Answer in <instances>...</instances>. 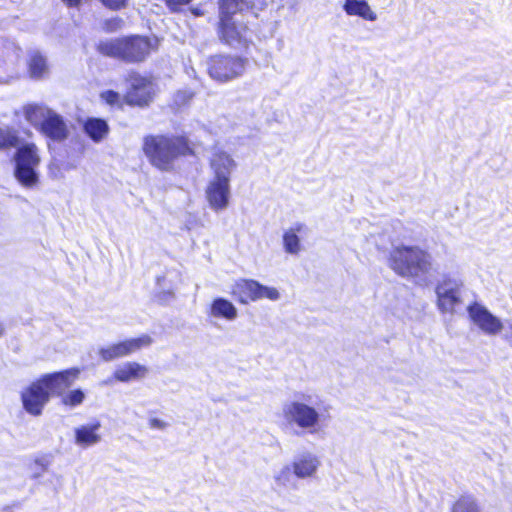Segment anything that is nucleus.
Listing matches in <instances>:
<instances>
[{"instance_id": "obj_27", "label": "nucleus", "mask_w": 512, "mask_h": 512, "mask_svg": "<svg viewBox=\"0 0 512 512\" xmlns=\"http://www.w3.org/2000/svg\"><path fill=\"white\" fill-rule=\"evenodd\" d=\"M451 512H480V509L472 496H462L455 502Z\"/></svg>"}, {"instance_id": "obj_14", "label": "nucleus", "mask_w": 512, "mask_h": 512, "mask_svg": "<svg viewBox=\"0 0 512 512\" xmlns=\"http://www.w3.org/2000/svg\"><path fill=\"white\" fill-rule=\"evenodd\" d=\"M49 398V392L42 387L39 381L32 383L21 394L24 409L34 416H39L42 413Z\"/></svg>"}, {"instance_id": "obj_42", "label": "nucleus", "mask_w": 512, "mask_h": 512, "mask_svg": "<svg viewBox=\"0 0 512 512\" xmlns=\"http://www.w3.org/2000/svg\"><path fill=\"white\" fill-rule=\"evenodd\" d=\"M166 294H168L169 296L172 295V292L171 291H167L165 292Z\"/></svg>"}, {"instance_id": "obj_18", "label": "nucleus", "mask_w": 512, "mask_h": 512, "mask_svg": "<svg viewBox=\"0 0 512 512\" xmlns=\"http://www.w3.org/2000/svg\"><path fill=\"white\" fill-rule=\"evenodd\" d=\"M148 368L137 362H126L116 368L114 378L120 382H130L146 377Z\"/></svg>"}, {"instance_id": "obj_5", "label": "nucleus", "mask_w": 512, "mask_h": 512, "mask_svg": "<svg viewBox=\"0 0 512 512\" xmlns=\"http://www.w3.org/2000/svg\"><path fill=\"white\" fill-rule=\"evenodd\" d=\"M158 42L159 39L155 34L153 37L132 34L128 37L100 42L97 50L105 56L125 62H140L157 47Z\"/></svg>"}, {"instance_id": "obj_37", "label": "nucleus", "mask_w": 512, "mask_h": 512, "mask_svg": "<svg viewBox=\"0 0 512 512\" xmlns=\"http://www.w3.org/2000/svg\"><path fill=\"white\" fill-rule=\"evenodd\" d=\"M149 425L151 428L159 429V430H163L168 426V424L166 422H164L163 420L158 419V418H151L149 420Z\"/></svg>"}, {"instance_id": "obj_8", "label": "nucleus", "mask_w": 512, "mask_h": 512, "mask_svg": "<svg viewBox=\"0 0 512 512\" xmlns=\"http://www.w3.org/2000/svg\"><path fill=\"white\" fill-rule=\"evenodd\" d=\"M14 176L25 188H33L39 182L36 170L40 163L38 148L34 143H27L18 147L15 155Z\"/></svg>"}, {"instance_id": "obj_38", "label": "nucleus", "mask_w": 512, "mask_h": 512, "mask_svg": "<svg viewBox=\"0 0 512 512\" xmlns=\"http://www.w3.org/2000/svg\"><path fill=\"white\" fill-rule=\"evenodd\" d=\"M69 8H79L82 0H61Z\"/></svg>"}, {"instance_id": "obj_30", "label": "nucleus", "mask_w": 512, "mask_h": 512, "mask_svg": "<svg viewBox=\"0 0 512 512\" xmlns=\"http://www.w3.org/2000/svg\"><path fill=\"white\" fill-rule=\"evenodd\" d=\"M100 98L110 106H120L121 96L114 90H106L100 94Z\"/></svg>"}, {"instance_id": "obj_31", "label": "nucleus", "mask_w": 512, "mask_h": 512, "mask_svg": "<svg viewBox=\"0 0 512 512\" xmlns=\"http://www.w3.org/2000/svg\"><path fill=\"white\" fill-rule=\"evenodd\" d=\"M99 355L104 362H111L119 358L113 344L107 347H101L99 349Z\"/></svg>"}, {"instance_id": "obj_36", "label": "nucleus", "mask_w": 512, "mask_h": 512, "mask_svg": "<svg viewBox=\"0 0 512 512\" xmlns=\"http://www.w3.org/2000/svg\"><path fill=\"white\" fill-rule=\"evenodd\" d=\"M503 329L505 330L503 337L512 347V319L506 321Z\"/></svg>"}, {"instance_id": "obj_26", "label": "nucleus", "mask_w": 512, "mask_h": 512, "mask_svg": "<svg viewBox=\"0 0 512 512\" xmlns=\"http://www.w3.org/2000/svg\"><path fill=\"white\" fill-rule=\"evenodd\" d=\"M294 476L291 467L285 465L274 474V482L277 487L290 488L294 486Z\"/></svg>"}, {"instance_id": "obj_40", "label": "nucleus", "mask_w": 512, "mask_h": 512, "mask_svg": "<svg viewBox=\"0 0 512 512\" xmlns=\"http://www.w3.org/2000/svg\"><path fill=\"white\" fill-rule=\"evenodd\" d=\"M192 12H193V14H194V15H196V16H199V15H202V14H203V13H202V11H201L199 8H193V9H192Z\"/></svg>"}, {"instance_id": "obj_4", "label": "nucleus", "mask_w": 512, "mask_h": 512, "mask_svg": "<svg viewBox=\"0 0 512 512\" xmlns=\"http://www.w3.org/2000/svg\"><path fill=\"white\" fill-rule=\"evenodd\" d=\"M143 151L156 168L169 171L174 161L190 152L188 142L182 136L149 135L144 138Z\"/></svg>"}, {"instance_id": "obj_20", "label": "nucleus", "mask_w": 512, "mask_h": 512, "mask_svg": "<svg viewBox=\"0 0 512 512\" xmlns=\"http://www.w3.org/2000/svg\"><path fill=\"white\" fill-rule=\"evenodd\" d=\"M152 342L153 340L149 335L143 334L137 338L126 339L124 341L114 343L113 346L118 357L122 358L135 353L144 347L150 346Z\"/></svg>"}, {"instance_id": "obj_21", "label": "nucleus", "mask_w": 512, "mask_h": 512, "mask_svg": "<svg viewBox=\"0 0 512 512\" xmlns=\"http://www.w3.org/2000/svg\"><path fill=\"white\" fill-rule=\"evenodd\" d=\"M85 134L94 142H101L109 133V125L102 118L90 117L83 125Z\"/></svg>"}, {"instance_id": "obj_15", "label": "nucleus", "mask_w": 512, "mask_h": 512, "mask_svg": "<svg viewBox=\"0 0 512 512\" xmlns=\"http://www.w3.org/2000/svg\"><path fill=\"white\" fill-rule=\"evenodd\" d=\"M130 90L128 92V101L131 104L143 106L147 105L153 98L154 85L145 77L132 73L129 77Z\"/></svg>"}, {"instance_id": "obj_12", "label": "nucleus", "mask_w": 512, "mask_h": 512, "mask_svg": "<svg viewBox=\"0 0 512 512\" xmlns=\"http://www.w3.org/2000/svg\"><path fill=\"white\" fill-rule=\"evenodd\" d=\"M469 317L487 335H497L504 328L501 320L485 306L474 302L467 307Z\"/></svg>"}, {"instance_id": "obj_17", "label": "nucleus", "mask_w": 512, "mask_h": 512, "mask_svg": "<svg viewBox=\"0 0 512 512\" xmlns=\"http://www.w3.org/2000/svg\"><path fill=\"white\" fill-rule=\"evenodd\" d=\"M208 315L216 319L232 322L237 319L238 310L228 299L217 297L211 302Z\"/></svg>"}, {"instance_id": "obj_19", "label": "nucleus", "mask_w": 512, "mask_h": 512, "mask_svg": "<svg viewBox=\"0 0 512 512\" xmlns=\"http://www.w3.org/2000/svg\"><path fill=\"white\" fill-rule=\"evenodd\" d=\"M101 424L96 421L91 424L82 425L75 429V443L81 447H89L97 444L101 437L98 434Z\"/></svg>"}, {"instance_id": "obj_7", "label": "nucleus", "mask_w": 512, "mask_h": 512, "mask_svg": "<svg viewBox=\"0 0 512 512\" xmlns=\"http://www.w3.org/2000/svg\"><path fill=\"white\" fill-rule=\"evenodd\" d=\"M269 0H219V31L218 32H241L240 21L235 16L251 12L257 17V12L268 5Z\"/></svg>"}, {"instance_id": "obj_16", "label": "nucleus", "mask_w": 512, "mask_h": 512, "mask_svg": "<svg viewBox=\"0 0 512 512\" xmlns=\"http://www.w3.org/2000/svg\"><path fill=\"white\" fill-rule=\"evenodd\" d=\"M319 466L320 460L310 452L296 456L292 463L294 475L301 479L312 477Z\"/></svg>"}, {"instance_id": "obj_9", "label": "nucleus", "mask_w": 512, "mask_h": 512, "mask_svg": "<svg viewBox=\"0 0 512 512\" xmlns=\"http://www.w3.org/2000/svg\"><path fill=\"white\" fill-rule=\"evenodd\" d=\"M463 281L460 278L443 276L435 287L436 306L442 314H454L462 304Z\"/></svg>"}, {"instance_id": "obj_24", "label": "nucleus", "mask_w": 512, "mask_h": 512, "mask_svg": "<svg viewBox=\"0 0 512 512\" xmlns=\"http://www.w3.org/2000/svg\"><path fill=\"white\" fill-rule=\"evenodd\" d=\"M220 40L231 48L246 53H249L251 47H254V44L244 34H221Z\"/></svg>"}, {"instance_id": "obj_1", "label": "nucleus", "mask_w": 512, "mask_h": 512, "mask_svg": "<svg viewBox=\"0 0 512 512\" xmlns=\"http://www.w3.org/2000/svg\"><path fill=\"white\" fill-rule=\"evenodd\" d=\"M327 413L318 396L296 392L281 406L282 430L297 437L316 434L322 429Z\"/></svg>"}, {"instance_id": "obj_35", "label": "nucleus", "mask_w": 512, "mask_h": 512, "mask_svg": "<svg viewBox=\"0 0 512 512\" xmlns=\"http://www.w3.org/2000/svg\"><path fill=\"white\" fill-rule=\"evenodd\" d=\"M192 0H165L166 6L173 12L180 11L182 7L187 6Z\"/></svg>"}, {"instance_id": "obj_2", "label": "nucleus", "mask_w": 512, "mask_h": 512, "mask_svg": "<svg viewBox=\"0 0 512 512\" xmlns=\"http://www.w3.org/2000/svg\"><path fill=\"white\" fill-rule=\"evenodd\" d=\"M390 267L400 276L412 279L418 285H427L438 272L433 257L417 246H398L390 253Z\"/></svg>"}, {"instance_id": "obj_34", "label": "nucleus", "mask_w": 512, "mask_h": 512, "mask_svg": "<svg viewBox=\"0 0 512 512\" xmlns=\"http://www.w3.org/2000/svg\"><path fill=\"white\" fill-rule=\"evenodd\" d=\"M107 8L112 10H120L127 6L128 0H100Z\"/></svg>"}, {"instance_id": "obj_29", "label": "nucleus", "mask_w": 512, "mask_h": 512, "mask_svg": "<svg viewBox=\"0 0 512 512\" xmlns=\"http://www.w3.org/2000/svg\"><path fill=\"white\" fill-rule=\"evenodd\" d=\"M85 399V393L81 389L71 390L67 393H63L61 396V403L69 407H77Z\"/></svg>"}, {"instance_id": "obj_28", "label": "nucleus", "mask_w": 512, "mask_h": 512, "mask_svg": "<svg viewBox=\"0 0 512 512\" xmlns=\"http://www.w3.org/2000/svg\"><path fill=\"white\" fill-rule=\"evenodd\" d=\"M19 144L17 132L9 127L0 128V148L16 147Z\"/></svg>"}, {"instance_id": "obj_39", "label": "nucleus", "mask_w": 512, "mask_h": 512, "mask_svg": "<svg viewBox=\"0 0 512 512\" xmlns=\"http://www.w3.org/2000/svg\"><path fill=\"white\" fill-rule=\"evenodd\" d=\"M165 280V277L164 276H157L156 278V282H157V286L159 288H162V282Z\"/></svg>"}, {"instance_id": "obj_13", "label": "nucleus", "mask_w": 512, "mask_h": 512, "mask_svg": "<svg viewBox=\"0 0 512 512\" xmlns=\"http://www.w3.org/2000/svg\"><path fill=\"white\" fill-rule=\"evenodd\" d=\"M79 369L73 368L61 372L46 374L38 381L50 395L62 396L67 388L72 385L73 379L77 378Z\"/></svg>"}, {"instance_id": "obj_6", "label": "nucleus", "mask_w": 512, "mask_h": 512, "mask_svg": "<svg viewBox=\"0 0 512 512\" xmlns=\"http://www.w3.org/2000/svg\"><path fill=\"white\" fill-rule=\"evenodd\" d=\"M25 119L49 140L61 143L70 135L69 122L53 109L38 104L24 107Z\"/></svg>"}, {"instance_id": "obj_11", "label": "nucleus", "mask_w": 512, "mask_h": 512, "mask_svg": "<svg viewBox=\"0 0 512 512\" xmlns=\"http://www.w3.org/2000/svg\"><path fill=\"white\" fill-rule=\"evenodd\" d=\"M234 294L238 295L239 301L243 304L263 298L272 301H276L280 298V294L276 288L264 286L255 280L248 279H242L236 283Z\"/></svg>"}, {"instance_id": "obj_33", "label": "nucleus", "mask_w": 512, "mask_h": 512, "mask_svg": "<svg viewBox=\"0 0 512 512\" xmlns=\"http://www.w3.org/2000/svg\"><path fill=\"white\" fill-rule=\"evenodd\" d=\"M105 24H106L107 32H113L116 30L123 29L125 22L121 18L115 17V18L106 20Z\"/></svg>"}, {"instance_id": "obj_10", "label": "nucleus", "mask_w": 512, "mask_h": 512, "mask_svg": "<svg viewBox=\"0 0 512 512\" xmlns=\"http://www.w3.org/2000/svg\"><path fill=\"white\" fill-rule=\"evenodd\" d=\"M247 59L241 56L216 55L208 60L210 77L219 82H228L243 75Z\"/></svg>"}, {"instance_id": "obj_41", "label": "nucleus", "mask_w": 512, "mask_h": 512, "mask_svg": "<svg viewBox=\"0 0 512 512\" xmlns=\"http://www.w3.org/2000/svg\"><path fill=\"white\" fill-rule=\"evenodd\" d=\"M244 32H247L249 30V28L247 26H244Z\"/></svg>"}, {"instance_id": "obj_32", "label": "nucleus", "mask_w": 512, "mask_h": 512, "mask_svg": "<svg viewBox=\"0 0 512 512\" xmlns=\"http://www.w3.org/2000/svg\"><path fill=\"white\" fill-rule=\"evenodd\" d=\"M192 96L193 94L189 91H178L174 96V103L178 107L183 106L191 100Z\"/></svg>"}, {"instance_id": "obj_22", "label": "nucleus", "mask_w": 512, "mask_h": 512, "mask_svg": "<svg viewBox=\"0 0 512 512\" xmlns=\"http://www.w3.org/2000/svg\"><path fill=\"white\" fill-rule=\"evenodd\" d=\"M28 57V71L30 77L33 79L44 78L49 72L46 57L37 50L30 51Z\"/></svg>"}, {"instance_id": "obj_23", "label": "nucleus", "mask_w": 512, "mask_h": 512, "mask_svg": "<svg viewBox=\"0 0 512 512\" xmlns=\"http://www.w3.org/2000/svg\"><path fill=\"white\" fill-rule=\"evenodd\" d=\"M343 9L348 15H356L369 21L376 19V14L366 0H345Z\"/></svg>"}, {"instance_id": "obj_25", "label": "nucleus", "mask_w": 512, "mask_h": 512, "mask_svg": "<svg viewBox=\"0 0 512 512\" xmlns=\"http://www.w3.org/2000/svg\"><path fill=\"white\" fill-rule=\"evenodd\" d=\"M303 228L302 224H297L296 228L285 232L283 236V243L286 252L290 254H296L300 250V240L296 232H301Z\"/></svg>"}, {"instance_id": "obj_3", "label": "nucleus", "mask_w": 512, "mask_h": 512, "mask_svg": "<svg viewBox=\"0 0 512 512\" xmlns=\"http://www.w3.org/2000/svg\"><path fill=\"white\" fill-rule=\"evenodd\" d=\"M237 167L232 156L224 151L216 150L210 158L212 178L207 184L205 195L210 208L219 212L225 210L230 201V178Z\"/></svg>"}]
</instances>
